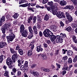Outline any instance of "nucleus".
Masks as SVG:
<instances>
[{
    "instance_id": "nucleus-1",
    "label": "nucleus",
    "mask_w": 77,
    "mask_h": 77,
    "mask_svg": "<svg viewBox=\"0 0 77 77\" xmlns=\"http://www.w3.org/2000/svg\"><path fill=\"white\" fill-rule=\"evenodd\" d=\"M44 36L46 38H48L51 37V40L54 44L56 43H62V38L60 39L61 37L60 35L56 36L53 35V33L50 30L48 29H45L43 32Z\"/></svg>"
},
{
    "instance_id": "nucleus-2",
    "label": "nucleus",
    "mask_w": 77,
    "mask_h": 77,
    "mask_svg": "<svg viewBox=\"0 0 77 77\" xmlns=\"http://www.w3.org/2000/svg\"><path fill=\"white\" fill-rule=\"evenodd\" d=\"M47 9L48 11H50L51 12H52V14L54 15L56 14L57 17L59 18H65L66 17L64 14H63V13L59 11L57 12L58 10H57V8H56L54 9V7H51V8L47 7Z\"/></svg>"
},
{
    "instance_id": "nucleus-3",
    "label": "nucleus",
    "mask_w": 77,
    "mask_h": 77,
    "mask_svg": "<svg viewBox=\"0 0 77 77\" xmlns=\"http://www.w3.org/2000/svg\"><path fill=\"white\" fill-rule=\"evenodd\" d=\"M11 23H8V24L6 23L4 25V26L2 27L1 28V30L2 31V32L3 33H5L6 32V29H7V30H9L10 33L9 35H11L12 34H14L12 33V29H11Z\"/></svg>"
},
{
    "instance_id": "nucleus-4",
    "label": "nucleus",
    "mask_w": 77,
    "mask_h": 77,
    "mask_svg": "<svg viewBox=\"0 0 77 77\" xmlns=\"http://www.w3.org/2000/svg\"><path fill=\"white\" fill-rule=\"evenodd\" d=\"M10 50L12 54H14L13 55L12 59L13 60V62L15 63V61H16L17 59V51H14V49L12 48H10Z\"/></svg>"
},
{
    "instance_id": "nucleus-5",
    "label": "nucleus",
    "mask_w": 77,
    "mask_h": 77,
    "mask_svg": "<svg viewBox=\"0 0 77 77\" xmlns=\"http://www.w3.org/2000/svg\"><path fill=\"white\" fill-rule=\"evenodd\" d=\"M35 6V5H36V3H32L30 4V3H29V4L28 3H27L26 4H24L21 5L19 6L20 7H23L24 8H25L26 7H27V6H28V7H30V6Z\"/></svg>"
},
{
    "instance_id": "nucleus-6",
    "label": "nucleus",
    "mask_w": 77,
    "mask_h": 77,
    "mask_svg": "<svg viewBox=\"0 0 77 77\" xmlns=\"http://www.w3.org/2000/svg\"><path fill=\"white\" fill-rule=\"evenodd\" d=\"M15 37V35L14 34H10V35H9L8 36H7L6 38L8 40H9L10 41L12 42L14 40Z\"/></svg>"
},
{
    "instance_id": "nucleus-7",
    "label": "nucleus",
    "mask_w": 77,
    "mask_h": 77,
    "mask_svg": "<svg viewBox=\"0 0 77 77\" xmlns=\"http://www.w3.org/2000/svg\"><path fill=\"white\" fill-rule=\"evenodd\" d=\"M65 14L67 19H68V20L69 21H70V22H71L72 21V17L67 12H66Z\"/></svg>"
},
{
    "instance_id": "nucleus-8",
    "label": "nucleus",
    "mask_w": 77,
    "mask_h": 77,
    "mask_svg": "<svg viewBox=\"0 0 77 77\" xmlns=\"http://www.w3.org/2000/svg\"><path fill=\"white\" fill-rule=\"evenodd\" d=\"M6 45H7V44H6V42H0V49L4 48Z\"/></svg>"
},
{
    "instance_id": "nucleus-9",
    "label": "nucleus",
    "mask_w": 77,
    "mask_h": 77,
    "mask_svg": "<svg viewBox=\"0 0 77 77\" xmlns=\"http://www.w3.org/2000/svg\"><path fill=\"white\" fill-rule=\"evenodd\" d=\"M36 50L38 52L42 51H43V49L42 48L41 45H39V46H38L36 47Z\"/></svg>"
},
{
    "instance_id": "nucleus-10",
    "label": "nucleus",
    "mask_w": 77,
    "mask_h": 77,
    "mask_svg": "<svg viewBox=\"0 0 77 77\" xmlns=\"http://www.w3.org/2000/svg\"><path fill=\"white\" fill-rule=\"evenodd\" d=\"M28 34V32H27V30L25 29L22 33V36H23V37H27Z\"/></svg>"
},
{
    "instance_id": "nucleus-11",
    "label": "nucleus",
    "mask_w": 77,
    "mask_h": 77,
    "mask_svg": "<svg viewBox=\"0 0 77 77\" xmlns=\"http://www.w3.org/2000/svg\"><path fill=\"white\" fill-rule=\"evenodd\" d=\"M6 63L7 65H9V64H12V63H13L12 60H11V58H8L6 60Z\"/></svg>"
},
{
    "instance_id": "nucleus-12",
    "label": "nucleus",
    "mask_w": 77,
    "mask_h": 77,
    "mask_svg": "<svg viewBox=\"0 0 77 77\" xmlns=\"http://www.w3.org/2000/svg\"><path fill=\"white\" fill-rule=\"evenodd\" d=\"M60 4L61 6H65V5H66L67 4V2L66 1H60Z\"/></svg>"
},
{
    "instance_id": "nucleus-13",
    "label": "nucleus",
    "mask_w": 77,
    "mask_h": 77,
    "mask_svg": "<svg viewBox=\"0 0 77 77\" xmlns=\"http://www.w3.org/2000/svg\"><path fill=\"white\" fill-rule=\"evenodd\" d=\"M17 62L18 63V66H22V64H23V62H24V60H17Z\"/></svg>"
},
{
    "instance_id": "nucleus-14",
    "label": "nucleus",
    "mask_w": 77,
    "mask_h": 77,
    "mask_svg": "<svg viewBox=\"0 0 77 77\" xmlns=\"http://www.w3.org/2000/svg\"><path fill=\"white\" fill-rule=\"evenodd\" d=\"M73 66L72 65H71L69 66V68H68L67 66L66 67H63V70H67V71H69L70 69V68H72Z\"/></svg>"
},
{
    "instance_id": "nucleus-15",
    "label": "nucleus",
    "mask_w": 77,
    "mask_h": 77,
    "mask_svg": "<svg viewBox=\"0 0 77 77\" xmlns=\"http://www.w3.org/2000/svg\"><path fill=\"white\" fill-rule=\"evenodd\" d=\"M72 38L73 42H75V44H77V38L76 39L77 37L75 35H73L72 37Z\"/></svg>"
},
{
    "instance_id": "nucleus-16",
    "label": "nucleus",
    "mask_w": 77,
    "mask_h": 77,
    "mask_svg": "<svg viewBox=\"0 0 77 77\" xmlns=\"http://www.w3.org/2000/svg\"><path fill=\"white\" fill-rule=\"evenodd\" d=\"M20 32L21 33H23V32L24 31V26L23 25H21L20 28Z\"/></svg>"
},
{
    "instance_id": "nucleus-17",
    "label": "nucleus",
    "mask_w": 77,
    "mask_h": 77,
    "mask_svg": "<svg viewBox=\"0 0 77 77\" xmlns=\"http://www.w3.org/2000/svg\"><path fill=\"white\" fill-rule=\"evenodd\" d=\"M67 56H72L73 54V51H67Z\"/></svg>"
},
{
    "instance_id": "nucleus-18",
    "label": "nucleus",
    "mask_w": 77,
    "mask_h": 77,
    "mask_svg": "<svg viewBox=\"0 0 77 77\" xmlns=\"http://www.w3.org/2000/svg\"><path fill=\"white\" fill-rule=\"evenodd\" d=\"M12 71L13 72H11V74L12 75H15V73H16V72H17V70L16 68H14L13 69Z\"/></svg>"
},
{
    "instance_id": "nucleus-19",
    "label": "nucleus",
    "mask_w": 77,
    "mask_h": 77,
    "mask_svg": "<svg viewBox=\"0 0 77 77\" xmlns=\"http://www.w3.org/2000/svg\"><path fill=\"white\" fill-rule=\"evenodd\" d=\"M60 39H62V42H63V39L62 38H65V37H66V34H63V33H61L60 34Z\"/></svg>"
},
{
    "instance_id": "nucleus-20",
    "label": "nucleus",
    "mask_w": 77,
    "mask_h": 77,
    "mask_svg": "<svg viewBox=\"0 0 77 77\" xmlns=\"http://www.w3.org/2000/svg\"><path fill=\"white\" fill-rule=\"evenodd\" d=\"M33 75L36 77H38L40 76L39 73L37 72H34Z\"/></svg>"
},
{
    "instance_id": "nucleus-21",
    "label": "nucleus",
    "mask_w": 77,
    "mask_h": 77,
    "mask_svg": "<svg viewBox=\"0 0 77 77\" xmlns=\"http://www.w3.org/2000/svg\"><path fill=\"white\" fill-rule=\"evenodd\" d=\"M19 16V14L17 13H15L14 15L13 16V17L14 18V19H17L18 18V17Z\"/></svg>"
},
{
    "instance_id": "nucleus-22",
    "label": "nucleus",
    "mask_w": 77,
    "mask_h": 77,
    "mask_svg": "<svg viewBox=\"0 0 77 77\" xmlns=\"http://www.w3.org/2000/svg\"><path fill=\"white\" fill-rule=\"evenodd\" d=\"M8 74H9V72H8V71H6L4 73V75L5 77H9V76Z\"/></svg>"
},
{
    "instance_id": "nucleus-23",
    "label": "nucleus",
    "mask_w": 77,
    "mask_h": 77,
    "mask_svg": "<svg viewBox=\"0 0 77 77\" xmlns=\"http://www.w3.org/2000/svg\"><path fill=\"white\" fill-rule=\"evenodd\" d=\"M49 19V16L47 14H46L44 20L45 21H48Z\"/></svg>"
},
{
    "instance_id": "nucleus-24",
    "label": "nucleus",
    "mask_w": 77,
    "mask_h": 77,
    "mask_svg": "<svg viewBox=\"0 0 77 77\" xmlns=\"http://www.w3.org/2000/svg\"><path fill=\"white\" fill-rule=\"evenodd\" d=\"M18 52L20 55L23 54V50L21 49H19L18 51Z\"/></svg>"
},
{
    "instance_id": "nucleus-25",
    "label": "nucleus",
    "mask_w": 77,
    "mask_h": 77,
    "mask_svg": "<svg viewBox=\"0 0 77 77\" xmlns=\"http://www.w3.org/2000/svg\"><path fill=\"white\" fill-rule=\"evenodd\" d=\"M29 30L30 33H33V31L32 30V28L31 26H29Z\"/></svg>"
},
{
    "instance_id": "nucleus-26",
    "label": "nucleus",
    "mask_w": 77,
    "mask_h": 77,
    "mask_svg": "<svg viewBox=\"0 0 77 77\" xmlns=\"http://www.w3.org/2000/svg\"><path fill=\"white\" fill-rule=\"evenodd\" d=\"M57 27L56 26H54L51 28V30H52V31H53V32H56V31H57Z\"/></svg>"
},
{
    "instance_id": "nucleus-27",
    "label": "nucleus",
    "mask_w": 77,
    "mask_h": 77,
    "mask_svg": "<svg viewBox=\"0 0 77 77\" xmlns=\"http://www.w3.org/2000/svg\"><path fill=\"white\" fill-rule=\"evenodd\" d=\"M72 29V28H71V26H69L66 29V30L68 32H71Z\"/></svg>"
},
{
    "instance_id": "nucleus-28",
    "label": "nucleus",
    "mask_w": 77,
    "mask_h": 77,
    "mask_svg": "<svg viewBox=\"0 0 77 77\" xmlns=\"http://www.w3.org/2000/svg\"><path fill=\"white\" fill-rule=\"evenodd\" d=\"M72 2L73 4L75 5H77V0H70Z\"/></svg>"
},
{
    "instance_id": "nucleus-29",
    "label": "nucleus",
    "mask_w": 77,
    "mask_h": 77,
    "mask_svg": "<svg viewBox=\"0 0 77 77\" xmlns=\"http://www.w3.org/2000/svg\"><path fill=\"white\" fill-rule=\"evenodd\" d=\"M3 55H1L0 56V63H1L3 60Z\"/></svg>"
},
{
    "instance_id": "nucleus-30",
    "label": "nucleus",
    "mask_w": 77,
    "mask_h": 77,
    "mask_svg": "<svg viewBox=\"0 0 77 77\" xmlns=\"http://www.w3.org/2000/svg\"><path fill=\"white\" fill-rule=\"evenodd\" d=\"M71 26L72 28H76L77 27V25L75 23L72 24Z\"/></svg>"
},
{
    "instance_id": "nucleus-31",
    "label": "nucleus",
    "mask_w": 77,
    "mask_h": 77,
    "mask_svg": "<svg viewBox=\"0 0 77 77\" xmlns=\"http://www.w3.org/2000/svg\"><path fill=\"white\" fill-rule=\"evenodd\" d=\"M1 22H4L5 21V16H3V17L1 19Z\"/></svg>"
},
{
    "instance_id": "nucleus-32",
    "label": "nucleus",
    "mask_w": 77,
    "mask_h": 77,
    "mask_svg": "<svg viewBox=\"0 0 77 77\" xmlns=\"http://www.w3.org/2000/svg\"><path fill=\"white\" fill-rule=\"evenodd\" d=\"M41 57H43L44 60H46L47 58V56L45 55L42 54L41 55Z\"/></svg>"
},
{
    "instance_id": "nucleus-33",
    "label": "nucleus",
    "mask_w": 77,
    "mask_h": 77,
    "mask_svg": "<svg viewBox=\"0 0 77 77\" xmlns=\"http://www.w3.org/2000/svg\"><path fill=\"white\" fill-rule=\"evenodd\" d=\"M28 55L29 56H31L32 55V52L30 51H29L28 52Z\"/></svg>"
},
{
    "instance_id": "nucleus-34",
    "label": "nucleus",
    "mask_w": 77,
    "mask_h": 77,
    "mask_svg": "<svg viewBox=\"0 0 77 77\" xmlns=\"http://www.w3.org/2000/svg\"><path fill=\"white\" fill-rule=\"evenodd\" d=\"M36 8H40L41 9H44V6H41L38 5H36Z\"/></svg>"
},
{
    "instance_id": "nucleus-35",
    "label": "nucleus",
    "mask_w": 77,
    "mask_h": 77,
    "mask_svg": "<svg viewBox=\"0 0 77 77\" xmlns=\"http://www.w3.org/2000/svg\"><path fill=\"white\" fill-rule=\"evenodd\" d=\"M31 34H29L28 36V38L29 39H31L32 38L33 36L32 33H31Z\"/></svg>"
},
{
    "instance_id": "nucleus-36",
    "label": "nucleus",
    "mask_w": 77,
    "mask_h": 77,
    "mask_svg": "<svg viewBox=\"0 0 77 77\" xmlns=\"http://www.w3.org/2000/svg\"><path fill=\"white\" fill-rule=\"evenodd\" d=\"M53 4L54 3L53 1L48 2V5H50V6L53 5Z\"/></svg>"
},
{
    "instance_id": "nucleus-37",
    "label": "nucleus",
    "mask_w": 77,
    "mask_h": 77,
    "mask_svg": "<svg viewBox=\"0 0 77 77\" xmlns=\"http://www.w3.org/2000/svg\"><path fill=\"white\" fill-rule=\"evenodd\" d=\"M72 62V59H71V58H69L68 60V62L69 63H71Z\"/></svg>"
},
{
    "instance_id": "nucleus-38",
    "label": "nucleus",
    "mask_w": 77,
    "mask_h": 77,
    "mask_svg": "<svg viewBox=\"0 0 77 77\" xmlns=\"http://www.w3.org/2000/svg\"><path fill=\"white\" fill-rule=\"evenodd\" d=\"M32 20V17H29L28 20V23H30V21H31V20Z\"/></svg>"
},
{
    "instance_id": "nucleus-39",
    "label": "nucleus",
    "mask_w": 77,
    "mask_h": 77,
    "mask_svg": "<svg viewBox=\"0 0 77 77\" xmlns=\"http://www.w3.org/2000/svg\"><path fill=\"white\" fill-rule=\"evenodd\" d=\"M72 48L74 49L75 51H77V46H73L72 47Z\"/></svg>"
},
{
    "instance_id": "nucleus-40",
    "label": "nucleus",
    "mask_w": 77,
    "mask_h": 77,
    "mask_svg": "<svg viewBox=\"0 0 77 77\" xmlns=\"http://www.w3.org/2000/svg\"><path fill=\"white\" fill-rule=\"evenodd\" d=\"M62 53L63 54H65V53H66V51H68V50H65L64 49H62Z\"/></svg>"
},
{
    "instance_id": "nucleus-41",
    "label": "nucleus",
    "mask_w": 77,
    "mask_h": 77,
    "mask_svg": "<svg viewBox=\"0 0 77 77\" xmlns=\"http://www.w3.org/2000/svg\"><path fill=\"white\" fill-rule=\"evenodd\" d=\"M70 8V5H67V6H66V7H65L64 8V9H69Z\"/></svg>"
},
{
    "instance_id": "nucleus-42",
    "label": "nucleus",
    "mask_w": 77,
    "mask_h": 77,
    "mask_svg": "<svg viewBox=\"0 0 77 77\" xmlns=\"http://www.w3.org/2000/svg\"><path fill=\"white\" fill-rule=\"evenodd\" d=\"M49 0H43L42 3L43 4H45L48 2Z\"/></svg>"
},
{
    "instance_id": "nucleus-43",
    "label": "nucleus",
    "mask_w": 77,
    "mask_h": 77,
    "mask_svg": "<svg viewBox=\"0 0 77 77\" xmlns=\"http://www.w3.org/2000/svg\"><path fill=\"white\" fill-rule=\"evenodd\" d=\"M43 71L45 72H49V71H50V70L48 69H43Z\"/></svg>"
},
{
    "instance_id": "nucleus-44",
    "label": "nucleus",
    "mask_w": 77,
    "mask_h": 77,
    "mask_svg": "<svg viewBox=\"0 0 77 77\" xmlns=\"http://www.w3.org/2000/svg\"><path fill=\"white\" fill-rule=\"evenodd\" d=\"M12 64H9L8 65H7L8 66V68L10 69H12V68H13V66H12V65H11Z\"/></svg>"
},
{
    "instance_id": "nucleus-45",
    "label": "nucleus",
    "mask_w": 77,
    "mask_h": 77,
    "mask_svg": "<svg viewBox=\"0 0 77 77\" xmlns=\"http://www.w3.org/2000/svg\"><path fill=\"white\" fill-rule=\"evenodd\" d=\"M33 29L34 31H35V30H37V28H36V26H33Z\"/></svg>"
},
{
    "instance_id": "nucleus-46",
    "label": "nucleus",
    "mask_w": 77,
    "mask_h": 77,
    "mask_svg": "<svg viewBox=\"0 0 77 77\" xmlns=\"http://www.w3.org/2000/svg\"><path fill=\"white\" fill-rule=\"evenodd\" d=\"M39 36L40 37H42L43 36V34L41 31H40L39 32Z\"/></svg>"
},
{
    "instance_id": "nucleus-47",
    "label": "nucleus",
    "mask_w": 77,
    "mask_h": 77,
    "mask_svg": "<svg viewBox=\"0 0 77 77\" xmlns=\"http://www.w3.org/2000/svg\"><path fill=\"white\" fill-rule=\"evenodd\" d=\"M21 75V72L20 71H18L17 72V75L18 76H20Z\"/></svg>"
},
{
    "instance_id": "nucleus-48",
    "label": "nucleus",
    "mask_w": 77,
    "mask_h": 77,
    "mask_svg": "<svg viewBox=\"0 0 77 77\" xmlns=\"http://www.w3.org/2000/svg\"><path fill=\"white\" fill-rule=\"evenodd\" d=\"M20 48V46L18 45H17V46L16 47V50H19Z\"/></svg>"
},
{
    "instance_id": "nucleus-49",
    "label": "nucleus",
    "mask_w": 77,
    "mask_h": 77,
    "mask_svg": "<svg viewBox=\"0 0 77 77\" xmlns=\"http://www.w3.org/2000/svg\"><path fill=\"white\" fill-rule=\"evenodd\" d=\"M25 66L26 67H27L28 66V62L25 61V63L24 64Z\"/></svg>"
},
{
    "instance_id": "nucleus-50",
    "label": "nucleus",
    "mask_w": 77,
    "mask_h": 77,
    "mask_svg": "<svg viewBox=\"0 0 77 77\" xmlns=\"http://www.w3.org/2000/svg\"><path fill=\"white\" fill-rule=\"evenodd\" d=\"M36 16H35L33 19V23H36Z\"/></svg>"
},
{
    "instance_id": "nucleus-51",
    "label": "nucleus",
    "mask_w": 77,
    "mask_h": 77,
    "mask_svg": "<svg viewBox=\"0 0 77 77\" xmlns=\"http://www.w3.org/2000/svg\"><path fill=\"white\" fill-rule=\"evenodd\" d=\"M37 29H41V25L38 24H37Z\"/></svg>"
},
{
    "instance_id": "nucleus-52",
    "label": "nucleus",
    "mask_w": 77,
    "mask_h": 77,
    "mask_svg": "<svg viewBox=\"0 0 77 77\" xmlns=\"http://www.w3.org/2000/svg\"><path fill=\"white\" fill-rule=\"evenodd\" d=\"M20 69L22 71H23L24 69V66L23 65H22L20 67Z\"/></svg>"
},
{
    "instance_id": "nucleus-53",
    "label": "nucleus",
    "mask_w": 77,
    "mask_h": 77,
    "mask_svg": "<svg viewBox=\"0 0 77 77\" xmlns=\"http://www.w3.org/2000/svg\"><path fill=\"white\" fill-rule=\"evenodd\" d=\"M63 60H66L68 59V57L67 56H65L64 57H63Z\"/></svg>"
},
{
    "instance_id": "nucleus-54",
    "label": "nucleus",
    "mask_w": 77,
    "mask_h": 77,
    "mask_svg": "<svg viewBox=\"0 0 77 77\" xmlns=\"http://www.w3.org/2000/svg\"><path fill=\"white\" fill-rule=\"evenodd\" d=\"M28 9L29 10H30V11H31L32 12H34V10H33L34 8H28Z\"/></svg>"
},
{
    "instance_id": "nucleus-55",
    "label": "nucleus",
    "mask_w": 77,
    "mask_h": 77,
    "mask_svg": "<svg viewBox=\"0 0 77 77\" xmlns=\"http://www.w3.org/2000/svg\"><path fill=\"white\" fill-rule=\"evenodd\" d=\"M66 73V71L65 70H64L62 72V75H65Z\"/></svg>"
},
{
    "instance_id": "nucleus-56",
    "label": "nucleus",
    "mask_w": 77,
    "mask_h": 77,
    "mask_svg": "<svg viewBox=\"0 0 77 77\" xmlns=\"http://www.w3.org/2000/svg\"><path fill=\"white\" fill-rule=\"evenodd\" d=\"M43 45L45 48H47L48 47V45L46 43H44L43 44Z\"/></svg>"
},
{
    "instance_id": "nucleus-57",
    "label": "nucleus",
    "mask_w": 77,
    "mask_h": 77,
    "mask_svg": "<svg viewBox=\"0 0 77 77\" xmlns=\"http://www.w3.org/2000/svg\"><path fill=\"white\" fill-rule=\"evenodd\" d=\"M56 65L58 68H60V65L59 64L57 63H56Z\"/></svg>"
},
{
    "instance_id": "nucleus-58",
    "label": "nucleus",
    "mask_w": 77,
    "mask_h": 77,
    "mask_svg": "<svg viewBox=\"0 0 77 77\" xmlns=\"http://www.w3.org/2000/svg\"><path fill=\"white\" fill-rule=\"evenodd\" d=\"M74 6H73V5H71V6L70 5L69 9L72 10L73 9H74Z\"/></svg>"
},
{
    "instance_id": "nucleus-59",
    "label": "nucleus",
    "mask_w": 77,
    "mask_h": 77,
    "mask_svg": "<svg viewBox=\"0 0 77 77\" xmlns=\"http://www.w3.org/2000/svg\"><path fill=\"white\" fill-rule=\"evenodd\" d=\"M24 0H21L20 1H19V3L20 4H21V3H24Z\"/></svg>"
},
{
    "instance_id": "nucleus-60",
    "label": "nucleus",
    "mask_w": 77,
    "mask_h": 77,
    "mask_svg": "<svg viewBox=\"0 0 77 77\" xmlns=\"http://www.w3.org/2000/svg\"><path fill=\"white\" fill-rule=\"evenodd\" d=\"M60 24L61 25V26H64V23L62 22L61 21L60 22Z\"/></svg>"
},
{
    "instance_id": "nucleus-61",
    "label": "nucleus",
    "mask_w": 77,
    "mask_h": 77,
    "mask_svg": "<svg viewBox=\"0 0 77 77\" xmlns=\"http://www.w3.org/2000/svg\"><path fill=\"white\" fill-rule=\"evenodd\" d=\"M6 36V34H5V33H3V35H2V38H3V39H5V37Z\"/></svg>"
},
{
    "instance_id": "nucleus-62",
    "label": "nucleus",
    "mask_w": 77,
    "mask_h": 77,
    "mask_svg": "<svg viewBox=\"0 0 77 77\" xmlns=\"http://www.w3.org/2000/svg\"><path fill=\"white\" fill-rule=\"evenodd\" d=\"M59 51H56L55 52V55H57V54H59Z\"/></svg>"
},
{
    "instance_id": "nucleus-63",
    "label": "nucleus",
    "mask_w": 77,
    "mask_h": 77,
    "mask_svg": "<svg viewBox=\"0 0 77 77\" xmlns=\"http://www.w3.org/2000/svg\"><path fill=\"white\" fill-rule=\"evenodd\" d=\"M18 23V21L17 20H15L14 21V24H17Z\"/></svg>"
},
{
    "instance_id": "nucleus-64",
    "label": "nucleus",
    "mask_w": 77,
    "mask_h": 77,
    "mask_svg": "<svg viewBox=\"0 0 77 77\" xmlns=\"http://www.w3.org/2000/svg\"><path fill=\"white\" fill-rule=\"evenodd\" d=\"M36 66V64H33L31 65V67L32 68H34V67H35V66Z\"/></svg>"
}]
</instances>
